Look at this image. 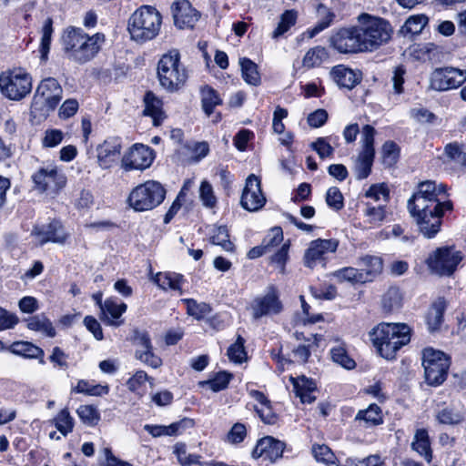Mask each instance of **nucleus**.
<instances>
[{
  "instance_id": "f257e3e1",
  "label": "nucleus",
  "mask_w": 466,
  "mask_h": 466,
  "mask_svg": "<svg viewBox=\"0 0 466 466\" xmlns=\"http://www.w3.org/2000/svg\"><path fill=\"white\" fill-rule=\"evenodd\" d=\"M392 33L388 21L363 13L358 16V25L339 29L329 42L340 54L370 53L388 44Z\"/></svg>"
},
{
  "instance_id": "f03ea898",
  "label": "nucleus",
  "mask_w": 466,
  "mask_h": 466,
  "mask_svg": "<svg viewBox=\"0 0 466 466\" xmlns=\"http://www.w3.org/2000/svg\"><path fill=\"white\" fill-rule=\"evenodd\" d=\"M446 187L435 181L426 180L418 185L417 191L408 200V209L415 219L420 232L427 238H432L441 230V218L445 210L453 206L444 200Z\"/></svg>"
},
{
  "instance_id": "7ed1b4c3",
  "label": "nucleus",
  "mask_w": 466,
  "mask_h": 466,
  "mask_svg": "<svg viewBox=\"0 0 466 466\" xmlns=\"http://www.w3.org/2000/svg\"><path fill=\"white\" fill-rule=\"evenodd\" d=\"M106 37L102 33L92 35L80 27L68 26L63 33V49L68 59L85 64L92 60L100 51Z\"/></svg>"
},
{
  "instance_id": "20e7f679",
  "label": "nucleus",
  "mask_w": 466,
  "mask_h": 466,
  "mask_svg": "<svg viewBox=\"0 0 466 466\" xmlns=\"http://www.w3.org/2000/svg\"><path fill=\"white\" fill-rule=\"evenodd\" d=\"M369 338L377 352L391 360L410 341V329L404 323L381 322L369 332Z\"/></svg>"
},
{
  "instance_id": "39448f33",
  "label": "nucleus",
  "mask_w": 466,
  "mask_h": 466,
  "mask_svg": "<svg viewBox=\"0 0 466 466\" xmlns=\"http://www.w3.org/2000/svg\"><path fill=\"white\" fill-rule=\"evenodd\" d=\"M162 24L161 14L151 5H142L129 17L127 30L133 41L143 44L154 39Z\"/></svg>"
},
{
  "instance_id": "423d86ee",
  "label": "nucleus",
  "mask_w": 466,
  "mask_h": 466,
  "mask_svg": "<svg viewBox=\"0 0 466 466\" xmlns=\"http://www.w3.org/2000/svg\"><path fill=\"white\" fill-rule=\"evenodd\" d=\"M188 77L186 66L180 61V53L172 49L165 53L157 63V78L160 86L168 92L180 89Z\"/></svg>"
},
{
  "instance_id": "0eeeda50",
  "label": "nucleus",
  "mask_w": 466,
  "mask_h": 466,
  "mask_svg": "<svg viewBox=\"0 0 466 466\" xmlns=\"http://www.w3.org/2000/svg\"><path fill=\"white\" fill-rule=\"evenodd\" d=\"M63 89L53 77L43 79L36 87L31 103L34 116H46L62 99Z\"/></svg>"
},
{
  "instance_id": "6e6552de",
  "label": "nucleus",
  "mask_w": 466,
  "mask_h": 466,
  "mask_svg": "<svg viewBox=\"0 0 466 466\" xmlns=\"http://www.w3.org/2000/svg\"><path fill=\"white\" fill-rule=\"evenodd\" d=\"M165 195L166 190L160 183L148 180L132 189L127 202L136 211H147L160 205L165 198Z\"/></svg>"
},
{
  "instance_id": "1a4fd4ad",
  "label": "nucleus",
  "mask_w": 466,
  "mask_h": 466,
  "mask_svg": "<svg viewBox=\"0 0 466 466\" xmlns=\"http://www.w3.org/2000/svg\"><path fill=\"white\" fill-rule=\"evenodd\" d=\"M421 354L426 382L431 386H439L443 383L451 366L450 356L432 348L424 349Z\"/></svg>"
},
{
  "instance_id": "9d476101",
  "label": "nucleus",
  "mask_w": 466,
  "mask_h": 466,
  "mask_svg": "<svg viewBox=\"0 0 466 466\" xmlns=\"http://www.w3.org/2000/svg\"><path fill=\"white\" fill-rule=\"evenodd\" d=\"M32 77L22 69L4 72L0 75V91L10 100L19 101L30 94Z\"/></svg>"
},
{
  "instance_id": "9b49d317",
  "label": "nucleus",
  "mask_w": 466,
  "mask_h": 466,
  "mask_svg": "<svg viewBox=\"0 0 466 466\" xmlns=\"http://www.w3.org/2000/svg\"><path fill=\"white\" fill-rule=\"evenodd\" d=\"M376 130L366 125L361 131V150L354 161V173L358 180L365 179L371 172L375 157L374 137Z\"/></svg>"
},
{
  "instance_id": "f8f14e48",
  "label": "nucleus",
  "mask_w": 466,
  "mask_h": 466,
  "mask_svg": "<svg viewBox=\"0 0 466 466\" xmlns=\"http://www.w3.org/2000/svg\"><path fill=\"white\" fill-rule=\"evenodd\" d=\"M466 81V69L453 66L435 68L430 76V87L444 92L456 89Z\"/></svg>"
},
{
  "instance_id": "ddd939ff",
  "label": "nucleus",
  "mask_w": 466,
  "mask_h": 466,
  "mask_svg": "<svg viewBox=\"0 0 466 466\" xmlns=\"http://www.w3.org/2000/svg\"><path fill=\"white\" fill-rule=\"evenodd\" d=\"M35 188L42 193H57L66 184L65 173L56 166L40 167L32 176Z\"/></svg>"
},
{
  "instance_id": "4468645a",
  "label": "nucleus",
  "mask_w": 466,
  "mask_h": 466,
  "mask_svg": "<svg viewBox=\"0 0 466 466\" xmlns=\"http://www.w3.org/2000/svg\"><path fill=\"white\" fill-rule=\"evenodd\" d=\"M461 258L460 251L452 248H441L430 256L427 264L432 272L440 276H450L455 271Z\"/></svg>"
},
{
  "instance_id": "2eb2a0df",
  "label": "nucleus",
  "mask_w": 466,
  "mask_h": 466,
  "mask_svg": "<svg viewBox=\"0 0 466 466\" xmlns=\"http://www.w3.org/2000/svg\"><path fill=\"white\" fill-rule=\"evenodd\" d=\"M155 158L154 150L143 144H135L121 157V167L125 171L145 170L148 168Z\"/></svg>"
},
{
  "instance_id": "dca6fc26",
  "label": "nucleus",
  "mask_w": 466,
  "mask_h": 466,
  "mask_svg": "<svg viewBox=\"0 0 466 466\" xmlns=\"http://www.w3.org/2000/svg\"><path fill=\"white\" fill-rule=\"evenodd\" d=\"M252 317L258 319L265 316L279 314L283 309L279 292L274 287H269L268 292L256 298L251 306Z\"/></svg>"
},
{
  "instance_id": "f3484780",
  "label": "nucleus",
  "mask_w": 466,
  "mask_h": 466,
  "mask_svg": "<svg viewBox=\"0 0 466 466\" xmlns=\"http://www.w3.org/2000/svg\"><path fill=\"white\" fill-rule=\"evenodd\" d=\"M265 203L266 198L262 193L259 178L254 174L249 175L246 179L240 199L242 208L248 211L255 212L262 208Z\"/></svg>"
},
{
  "instance_id": "a211bd4d",
  "label": "nucleus",
  "mask_w": 466,
  "mask_h": 466,
  "mask_svg": "<svg viewBox=\"0 0 466 466\" xmlns=\"http://www.w3.org/2000/svg\"><path fill=\"white\" fill-rule=\"evenodd\" d=\"M122 143L119 137H109L96 147L97 165L102 169H110L120 159Z\"/></svg>"
},
{
  "instance_id": "6ab92c4d",
  "label": "nucleus",
  "mask_w": 466,
  "mask_h": 466,
  "mask_svg": "<svg viewBox=\"0 0 466 466\" xmlns=\"http://www.w3.org/2000/svg\"><path fill=\"white\" fill-rule=\"evenodd\" d=\"M339 246L336 239L318 238L309 243V248L304 254V264L309 268H313L318 262L325 259V256L329 253H334Z\"/></svg>"
},
{
  "instance_id": "aec40b11",
  "label": "nucleus",
  "mask_w": 466,
  "mask_h": 466,
  "mask_svg": "<svg viewBox=\"0 0 466 466\" xmlns=\"http://www.w3.org/2000/svg\"><path fill=\"white\" fill-rule=\"evenodd\" d=\"M285 447L283 441L272 436H265L258 441L251 455L254 459L263 457L270 462H275L282 457Z\"/></svg>"
},
{
  "instance_id": "412c9836",
  "label": "nucleus",
  "mask_w": 466,
  "mask_h": 466,
  "mask_svg": "<svg viewBox=\"0 0 466 466\" xmlns=\"http://www.w3.org/2000/svg\"><path fill=\"white\" fill-rule=\"evenodd\" d=\"M32 235L39 245H44L47 242L63 244L67 238V234L59 221H52L47 225L36 226L34 228Z\"/></svg>"
},
{
  "instance_id": "4be33fe9",
  "label": "nucleus",
  "mask_w": 466,
  "mask_h": 466,
  "mask_svg": "<svg viewBox=\"0 0 466 466\" xmlns=\"http://www.w3.org/2000/svg\"><path fill=\"white\" fill-rule=\"evenodd\" d=\"M173 17L175 25L180 28L190 27L198 21L199 14L192 7L191 4L187 0H181L175 4L173 9Z\"/></svg>"
},
{
  "instance_id": "5701e85b",
  "label": "nucleus",
  "mask_w": 466,
  "mask_h": 466,
  "mask_svg": "<svg viewBox=\"0 0 466 466\" xmlns=\"http://www.w3.org/2000/svg\"><path fill=\"white\" fill-rule=\"evenodd\" d=\"M332 80L340 87L349 90L354 88L362 79V74L359 70H353L344 65H338L329 72Z\"/></svg>"
},
{
  "instance_id": "b1692460",
  "label": "nucleus",
  "mask_w": 466,
  "mask_h": 466,
  "mask_svg": "<svg viewBox=\"0 0 466 466\" xmlns=\"http://www.w3.org/2000/svg\"><path fill=\"white\" fill-rule=\"evenodd\" d=\"M194 425V420L183 418L167 426L146 424L144 430L155 438L161 436H177L182 434L186 430L193 428Z\"/></svg>"
},
{
  "instance_id": "393cba45",
  "label": "nucleus",
  "mask_w": 466,
  "mask_h": 466,
  "mask_svg": "<svg viewBox=\"0 0 466 466\" xmlns=\"http://www.w3.org/2000/svg\"><path fill=\"white\" fill-rule=\"evenodd\" d=\"M296 396L300 399L302 404H311L315 399L317 385L311 379L305 376L291 378Z\"/></svg>"
},
{
  "instance_id": "a878e982",
  "label": "nucleus",
  "mask_w": 466,
  "mask_h": 466,
  "mask_svg": "<svg viewBox=\"0 0 466 466\" xmlns=\"http://www.w3.org/2000/svg\"><path fill=\"white\" fill-rule=\"evenodd\" d=\"M126 310L127 305L125 303L108 299L103 304L101 319L108 325L120 326L123 320H119V319Z\"/></svg>"
},
{
  "instance_id": "bb28decb",
  "label": "nucleus",
  "mask_w": 466,
  "mask_h": 466,
  "mask_svg": "<svg viewBox=\"0 0 466 466\" xmlns=\"http://www.w3.org/2000/svg\"><path fill=\"white\" fill-rule=\"evenodd\" d=\"M411 449L420 456L431 463L432 461V449L428 431L425 429H418L415 431L413 441L410 444Z\"/></svg>"
},
{
  "instance_id": "cd10ccee",
  "label": "nucleus",
  "mask_w": 466,
  "mask_h": 466,
  "mask_svg": "<svg viewBox=\"0 0 466 466\" xmlns=\"http://www.w3.org/2000/svg\"><path fill=\"white\" fill-rule=\"evenodd\" d=\"M144 102V115L152 117L154 126L157 127L161 125L165 118V114L162 110V102L152 92H147L145 95Z\"/></svg>"
},
{
  "instance_id": "c85d7f7f",
  "label": "nucleus",
  "mask_w": 466,
  "mask_h": 466,
  "mask_svg": "<svg viewBox=\"0 0 466 466\" xmlns=\"http://www.w3.org/2000/svg\"><path fill=\"white\" fill-rule=\"evenodd\" d=\"M336 342L337 344L329 350L332 361L348 370L355 369L356 361L350 356L346 344L339 339Z\"/></svg>"
},
{
  "instance_id": "c756f323",
  "label": "nucleus",
  "mask_w": 466,
  "mask_h": 466,
  "mask_svg": "<svg viewBox=\"0 0 466 466\" xmlns=\"http://www.w3.org/2000/svg\"><path fill=\"white\" fill-rule=\"evenodd\" d=\"M446 307L447 303L443 298H439L432 303L426 317V321L430 331L433 332L440 329L443 320V313L446 309Z\"/></svg>"
},
{
  "instance_id": "7c9ffc66",
  "label": "nucleus",
  "mask_w": 466,
  "mask_h": 466,
  "mask_svg": "<svg viewBox=\"0 0 466 466\" xmlns=\"http://www.w3.org/2000/svg\"><path fill=\"white\" fill-rule=\"evenodd\" d=\"M10 352L28 359H40L44 363V350L28 341H15L9 347Z\"/></svg>"
},
{
  "instance_id": "2f4dec72",
  "label": "nucleus",
  "mask_w": 466,
  "mask_h": 466,
  "mask_svg": "<svg viewBox=\"0 0 466 466\" xmlns=\"http://www.w3.org/2000/svg\"><path fill=\"white\" fill-rule=\"evenodd\" d=\"M47 424L55 427L62 436L66 437L72 432L75 420L67 410H61L53 419L47 421Z\"/></svg>"
},
{
  "instance_id": "473e14b6",
  "label": "nucleus",
  "mask_w": 466,
  "mask_h": 466,
  "mask_svg": "<svg viewBox=\"0 0 466 466\" xmlns=\"http://www.w3.org/2000/svg\"><path fill=\"white\" fill-rule=\"evenodd\" d=\"M402 300L403 296L400 289L390 287L382 296L381 306L385 312H392L401 308Z\"/></svg>"
},
{
  "instance_id": "72a5a7b5",
  "label": "nucleus",
  "mask_w": 466,
  "mask_h": 466,
  "mask_svg": "<svg viewBox=\"0 0 466 466\" xmlns=\"http://www.w3.org/2000/svg\"><path fill=\"white\" fill-rule=\"evenodd\" d=\"M27 328L34 331H38L44 335L53 338L56 336V329L52 322L43 314L35 315L27 320Z\"/></svg>"
},
{
  "instance_id": "f704fd0d",
  "label": "nucleus",
  "mask_w": 466,
  "mask_h": 466,
  "mask_svg": "<svg viewBox=\"0 0 466 466\" xmlns=\"http://www.w3.org/2000/svg\"><path fill=\"white\" fill-rule=\"evenodd\" d=\"M331 276L336 278L338 281H349L351 283H365L369 281V277H366L360 268L346 267L336 270L331 273Z\"/></svg>"
},
{
  "instance_id": "c9c22d12",
  "label": "nucleus",
  "mask_w": 466,
  "mask_h": 466,
  "mask_svg": "<svg viewBox=\"0 0 466 466\" xmlns=\"http://www.w3.org/2000/svg\"><path fill=\"white\" fill-rule=\"evenodd\" d=\"M154 280L164 290H180L183 277L174 272H160L156 275Z\"/></svg>"
},
{
  "instance_id": "e433bc0d",
  "label": "nucleus",
  "mask_w": 466,
  "mask_h": 466,
  "mask_svg": "<svg viewBox=\"0 0 466 466\" xmlns=\"http://www.w3.org/2000/svg\"><path fill=\"white\" fill-rule=\"evenodd\" d=\"M239 65L244 81L248 85L258 86L260 83L258 66L247 57L240 58Z\"/></svg>"
},
{
  "instance_id": "4c0bfd02",
  "label": "nucleus",
  "mask_w": 466,
  "mask_h": 466,
  "mask_svg": "<svg viewBox=\"0 0 466 466\" xmlns=\"http://www.w3.org/2000/svg\"><path fill=\"white\" fill-rule=\"evenodd\" d=\"M210 240L214 245L220 246L227 252H234L235 246L229 240V234L227 227H214L210 233Z\"/></svg>"
},
{
  "instance_id": "58836bf2",
  "label": "nucleus",
  "mask_w": 466,
  "mask_h": 466,
  "mask_svg": "<svg viewBox=\"0 0 466 466\" xmlns=\"http://www.w3.org/2000/svg\"><path fill=\"white\" fill-rule=\"evenodd\" d=\"M428 23V17L424 15H417L410 16L400 32L404 35H414L420 34Z\"/></svg>"
},
{
  "instance_id": "ea45409f",
  "label": "nucleus",
  "mask_w": 466,
  "mask_h": 466,
  "mask_svg": "<svg viewBox=\"0 0 466 466\" xmlns=\"http://www.w3.org/2000/svg\"><path fill=\"white\" fill-rule=\"evenodd\" d=\"M383 268L382 260L376 256H365L361 258V270L366 277H369V281H371L376 276L380 274Z\"/></svg>"
},
{
  "instance_id": "a19ab883",
  "label": "nucleus",
  "mask_w": 466,
  "mask_h": 466,
  "mask_svg": "<svg viewBox=\"0 0 466 466\" xmlns=\"http://www.w3.org/2000/svg\"><path fill=\"white\" fill-rule=\"evenodd\" d=\"M328 57L329 54L325 47L315 46L305 54L302 64L305 67L313 68L319 66Z\"/></svg>"
},
{
  "instance_id": "79ce46f5",
  "label": "nucleus",
  "mask_w": 466,
  "mask_h": 466,
  "mask_svg": "<svg viewBox=\"0 0 466 466\" xmlns=\"http://www.w3.org/2000/svg\"><path fill=\"white\" fill-rule=\"evenodd\" d=\"M73 391L77 393H84L89 396H103L107 394L108 386L95 384L88 380H81L73 388Z\"/></svg>"
},
{
  "instance_id": "37998d69",
  "label": "nucleus",
  "mask_w": 466,
  "mask_h": 466,
  "mask_svg": "<svg viewBox=\"0 0 466 466\" xmlns=\"http://www.w3.org/2000/svg\"><path fill=\"white\" fill-rule=\"evenodd\" d=\"M201 102L204 112L210 116L216 106L221 104V99L218 93L210 86H207L201 89Z\"/></svg>"
},
{
  "instance_id": "c03bdc74",
  "label": "nucleus",
  "mask_w": 466,
  "mask_h": 466,
  "mask_svg": "<svg viewBox=\"0 0 466 466\" xmlns=\"http://www.w3.org/2000/svg\"><path fill=\"white\" fill-rule=\"evenodd\" d=\"M356 420L362 421L364 426H376L383 421L382 410H360Z\"/></svg>"
},
{
  "instance_id": "a18cd8bd",
  "label": "nucleus",
  "mask_w": 466,
  "mask_h": 466,
  "mask_svg": "<svg viewBox=\"0 0 466 466\" xmlns=\"http://www.w3.org/2000/svg\"><path fill=\"white\" fill-rule=\"evenodd\" d=\"M174 453L182 466H190L199 463L200 456L188 453L185 443L178 442L174 446Z\"/></svg>"
},
{
  "instance_id": "49530a36",
  "label": "nucleus",
  "mask_w": 466,
  "mask_h": 466,
  "mask_svg": "<svg viewBox=\"0 0 466 466\" xmlns=\"http://www.w3.org/2000/svg\"><path fill=\"white\" fill-rule=\"evenodd\" d=\"M53 34V20L48 17L44 22L42 27V37L40 44V53L43 59H46L47 54L50 50L51 39Z\"/></svg>"
},
{
  "instance_id": "de8ad7c7",
  "label": "nucleus",
  "mask_w": 466,
  "mask_h": 466,
  "mask_svg": "<svg viewBox=\"0 0 466 466\" xmlns=\"http://www.w3.org/2000/svg\"><path fill=\"white\" fill-rule=\"evenodd\" d=\"M199 198L204 207L208 208H214L217 206L218 199L215 196L212 185L203 180L199 187Z\"/></svg>"
},
{
  "instance_id": "09e8293b",
  "label": "nucleus",
  "mask_w": 466,
  "mask_h": 466,
  "mask_svg": "<svg viewBox=\"0 0 466 466\" xmlns=\"http://www.w3.org/2000/svg\"><path fill=\"white\" fill-rule=\"evenodd\" d=\"M187 305V310L188 315L194 317L197 319H201L207 316L211 309L207 303H198L192 299H186L183 300Z\"/></svg>"
},
{
  "instance_id": "8fccbe9b",
  "label": "nucleus",
  "mask_w": 466,
  "mask_h": 466,
  "mask_svg": "<svg viewBox=\"0 0 466 466\" xmlns=\"http://www.w3.org/2000/svg\"><path fill=\"white\" fill-rule=\"evenodd\" d=\"M231 379V374L221 371L218 372L213 379L202 382V386L206 389H208L214 392L224 390Z\"/></svg>"
},
{
  "instance_id": "3c124183",
  "label": "nucleus",
  "mask_w": 466,
  "mask_h": 466,
  "mask_svg": "<svg viewBox=\"0 0 466 466\" xmlns=\"http://www.w3.org/2000/svg\"><path fill=\"white\" fill-rule=\"evenodd\" d=\"M297 19L296 12L292 10L286 11L280 18L277 28L272 33L273 38H278L286 33L295 23Z\"/></svg>"
},
{
  "instance_id": "603ef678",
  "label": "nucleus",
  "mask_w": 466,
  "mask_h": 466,
  "mask_svg": "<svg viewBox=\"0 0 466 466\" xmlns=\"http://www.w3.org/2000/svg\"><path fill=\"white\" fill-rule=\"evenodd\" d=\"M244 343L245 339L238 335L236 342L228 348V356L231 361L241 363L247 359Z\"/></svg>"
},
{
  "instance_id": "864d4df0",
  "label": "nucleus",
  "mask_w": 466,
  "mask_h": 466,
  "mask_svg": "<svg viewBox=\"0 0 466 466\" xmlns=\"http://www.w3.org/2000/svg\"><path fill=\"white\" fill-rule=\"evenodd\" d=\"M407 71L404 66L400 65L393 68L391 83L395 95H401L404 92L405 75Z\"/></svg>"
},
{
  "instance_id": "5fc2aeb1",
  "label": "nucleus",
  "mask_w": 466,
  "mask_h": 466,
  "mask_svg": "<svg viewBox=\"0 0 466 466\" xmlns=\"http://www.w3.org/2000/svg\"><path fill=\"white\" fill-rule=\"evenodd\" d=\"M310 147L317 152L321 159L331 157L334 154V147L329 142L328 137H318L310 144Z\"/></svg>"
},
{
  "instance_id": "6e6d98bb",
  "label": "nucleus",
  "mask_w": 466,
  "mask_h": 466,
  "mask_svg": "<svg viewBox=\"0 0 466 466\" xmlns=\"http://www.w3.org/2000/svg\"><path fill=\"white\" fill-rule=\"evenodd\" d=\"M436 419L441 424L454 425L463 420V415L456 410H440L436 414Z\"/></svg>"
},
{
  "instance_id": "4d7b16f0",
  "label": "nucleus",
  "mask_w": 466,
  "mask_h": 466,
  "mask_svg": "<svg viewBox=\"0 0 466 466\" xmlns=\"http://www.w3.org/2000/svg\"><path fill=\"white\" fill-rule=\"evenodd\" d=\"M283 240V232L281 228L275 227L272 228L268 234L262 240V245L267 250V252H270L272 248L279 245Z\"/></svg>"
},
{
  "instance_id": "13d9d810",
  "label": "nucleus",
  "mask_w": 466,
  "mask_h": 466,
  "mask_svg": "<svg viewBox=\"0 0 466 466\" xmlns=\"http://www.w3.org/2000/svg\"><path fill=\"white\" fill-rule=\"evenodd\" d=\"M312 453L314 458L320 462L329 464L334 463L335 455L332 451L325 444L313 445Z\"/></svg>"
},
{
  "instance_id": "bf43d9fd",
  "label": "nucleus",
  "mask_w": 466,
  "mask_h": 466,
  "mask_svg": "<svg viewBox=\"0 0 466 466\" xmlns=\"http://www.w3.org/2000/svg\"><path fill=\"white\" fill-rule=\"evenodd\" d=\"M445 153L454 162L465 166L466 165V150L462 146L458 144H449L445 147Z\"/></svg>"
},
{
  "instance_id": "052dcab7",
  "label": "nucleus",
  "mask_w": 466,
  "mask_h": 466,
  "mask_svg": "<svg viewBox=\"0 0 466 466\" xmlns=\"http://www.w3.org/2000/svg\"><path fill=\"white\" fill-rule=\"evenodd\" d=\"M319 12L323 13L324 17L312 29L308 31L309 37L310 38L329 27L334 17L333 14L329 12L324 6H320Z\"/></svg>"
},
{
  "instance_id": "680f3d73",
  "label": "nucleus",
  "mask_w": 466,
  "mask_h": 466,
  "mask_svg": "<svg viewBox=\"0 0 466 466\" xmlns=\"http://www.w3.org/2000/svg\"><path fill=\"white\" fill-rule=\"evenodd\" d=\"M65 134L59 129H46L42 145L44 147H55L58 146L64 139Z\"/></svg>"
},
{
  "instance_id": "e2e57ef3",
  "label": "nucleus",
  "mask_w": 466,
  "mask_h": 466,
  "mask_svg": "<svg viewBox=\"0 0 466 466\" xmlns=\"http://www.w3.org/2000/svg\"><path fill=\"white\" fill-rule=\"evenodd\" d=\"M247 437V428L243 423L237 422L229 430L227 435L228 442L238 444Z\"/></svg>"
},
{
  "instance_id": "0e129e2a",
  "label": "nucleus",
  "mask_w": 466,
  "mask_h": 466,
  "mask_svg": "<svg viewBox=\"0 0 466 466\" xmlns=\"http://www.w3.org/2000/svg\"><path fill=\"white\" fill-rule=\"evenodd\" d=\"M326 202L331 208L340 210L344 206L340 190L336 187H329L326 194Z\"/></svg>"
},
{
  "instance_id": "69168bd1",
  "label": "nucleus",
  "mask_w": 466,
  "mask_h": 466,
  "mask_svg": "<svg viewBox=\"0 0 466 466\" xmlns=\"http://www.w3.org/2000/svg\"><path fill=\"white\" fill-rule=\"evenodd\" d=\"M399 156L398 146L392 141H387L382 146L383 162L391 166L397 161Z\"/></svg>"
},
{
  "instance_id": "338daca9",
  "label": "nucleus",
  "mask_w": 466,
  "mask_h": 466,
  "mask_svg": "<svg viewBox=\"0 0 466 466\" xmlns=\"http://www.w3.org/2000/svg\"><path fill=\"white\" fill-rule=\"evenodd\" d=\"M78 417L81 422L88 427H94L101 420L100 413L97 410H77Z\"/></svg>"
},
{
  "instance_id": "774afa93",
  "label": "nucleus",
  "mask_w": 466,
  "mask_h": 466,
  "mask_svg": "<svg viewBox=\"0 0 466 466\" xmlns=\"http://www.w3.org/2000/svg\"><path fill=\"white\" fill-rule=\"evenodd\" d=\"M368 221L373 225L380 224L385 218V209L382 206L368 207L364 212Z\"/></svg>"
}]
</instances>
